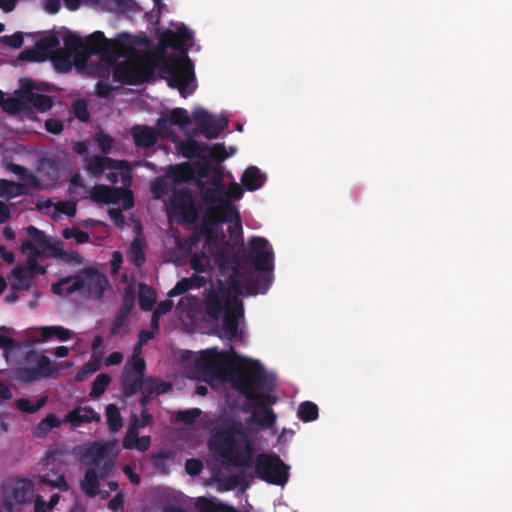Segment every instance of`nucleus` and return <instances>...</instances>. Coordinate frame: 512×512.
Listing matches in <instances>:
<instances>
[{
    "label": "nucleus",
    "instance_id": "obj_1",
    "mask_svg": "<svg viewBox=\"0 0 512 512\" xmlns=\"http://www.w3.org/2000/svg\"><path fill=\"white\" fill-rule=\"evenodd\" d=\"M197 187L201 198L206 204L202 216L199 231L205 237L206 242L214 240L219 224L233 222L228 227L231 235L242 232L240 214L231 199L225 198L226 187L220 179L213 180L209 185L198 180Z\"/></svg>",
    "mask_w": 512,
    "mask_h": 512
},
{
    "label": "nucleus",
    "instance_id": "obj_2",
    "mask_svg": "<svg viewBox=\"0 0 512 512\" xmlns=\"http://www.w3.org/2000/svg\"><path fill=\"white\" fill-rule=\"evenodd\" d=\"M193 33L186 25L181 24L174 32L165 30L159 37V44L163 49L172 47L179 55H167L161 59L160 69L169 76L168 86L178 89L180 95L186 98L194 88L188 89L189 83L195 80L194 65L188 57V50L184 43L192 40Z\"/></svg>",
    "mask_w": 512,
    "mask_h": 512
},
{
    "label": "nucleus",
    "instance_id": "obj_3",
    "mask_svg": "<svg viewBox=\"0 0 512 512\" xmlns=\"http://www.w3.org/2000/svg\"><path fill=\"white\" fill-rule=\"evenodd\" d=\"M231 384L247 402L243 405L242 411L248 413L253 408V403L261 407H269L276 403V397L268 393L258 391H270L274 388V381L270 378L264 367L255 362L253 366L237 372L231 380Z\"/></svg>",
    "mask_w": 512,
    "mask_h": 512
},
{
    "label": "nucleus",
    "instance_id": "obj_4",
    "mask_svg": "<svg viewBox=\"0 0 512 512\" xmlns=\"http://www.w3.org/2000/svg\"><path fill=\"white\" fill-rule=\"evenodd\" d=\"M210 446L224 465L247 467L250 464L252 446L240 424L232 423L219 429Z\"/></svg>",
    "mask_w": 512,
    "mask_h": 512
},
{
    "label": "nucleus",
    "instance_id": "obj_5",
    "mask_svg": "<svg viewBox=\"0 0 512 512\" xmlns=\"http://www.w3.org/2000/svg\"><path fill=\"white\" fill-rule=\"evenodd\" d=\"M192 118L195 123V128L190 138L185 141H180L177 147L179 153L189 160L201 157L202 153L206 152L209 148L208 144L199 143L194 137L202 135L208 140L216 139L228 128L229 124L226 117L216 118L203 108L194 109Z\"/></svg>",
    "mask_w": 512,
    "mask_h": 512
},
{
    "label": "nucleus",
    "instance_id": "obj_6",
    "mask_svg": "<svg viewBox=\"0 0 512 512\" xmlns=\"http://www.w3.org/2000/svg\"><path fill=\"white\" fill-rule=\"evenodd\" d=\"M199 211L189 189H176L169 199L168 217L178 224H195Z\"/></svg>",
    "mask_w": 512,
    "mask_h": 512
},
{
    "label": "nucleus",
    "instance_id": "obj_7",
    "mask_svg": "<svg viewBox=\"0 0 512 512\" xmlns=\"http://www.w3.org/2000/svg\"><path fill=\"white\" fill-rule=\"evenodd\" d=\"M255 472L259 479L283 486L289 479V466L275 453H261L256 457Z\"/></svg>",
    "mask_w": 512,
    "mask_h": 512
},
{
    "label": "nucleus",
    "instance_id": "obj_8",
    "mask_svg": "<svg viewBox=\"0 0 512 512\" xmlns=\"http://www.w3.org/2000/svg\"><path fill=\"white\" fill-rule=\"evenodd\" d=\"M154 74L151 64L141 60L126 59L113 68V80L121 84L138 85L148 82Z\"/></svg>",
    "mask_w": 512,
    "mask_h": 512
},
{
    "label": "nucleus",
    "instance_id": "obj_9",
    "mask_svg": "<svg viewBox=\"0 0 512 512\" xmlns=\"http://www.w3.org/2000/svg\"><path fill=\"white\" fill-rule=\"evenodd\" d=\"M25 360L34 366H21L14 370L15 378L22 383H32L41 378L51 377L56 371L52 367L51 360L44 354L29 351Z\"/></svg>",
    "mask_w": 512,
    "mask_h": 512
},
{
    "label": "nucleus",
    "instance_id": "obj_10",
    "mask_svg": "<svg viewBox=\"0 0 512 512\" xmlns=\"http://www.w3.org/2000/svg\"><path fill=\"white\" fill-rule=\"evenodd\" d=\"M248 259L256 271H272L274 253L269 241L264 237H252L248 242Z\"/></svg>",
    "mask_w": 512,
    "mask_h": 512
},
{
    "label": "nucleus",
    "instance_id": "obj_11",
    "mask_svg": "<svg viewBox=\"0 0 512 512\" xmlns=\"http://www.w3.org/2000/svg\"><path fill=\"white\" fill-rule=\"evenodd\" d=\"M34 485L31 480L19 479L5 486L3 494L4 507L8 512H14L16 505L32 502Z\"/></svg>",
    "mask_w": 512,
    "mask_h": 512
},
{
    "label": "nucleus",
    "instance_id": "obj_12",
    "mask_svg": "<svg viewBox=\"0 0 512 512\" xmlns=\"http://www.w3.org/2000/svg\"><path fill=\"white\" fill-rule=\"evenodd\" d=\"M203 307L209 319L218 321L234 301L231 300L228 292L222 287H210L203 292Z\"/></svg>",
    "mask_w": 512,
    "mask_h": 512
},
{
    "label": "nucleus",
    "instance_id": "obj_13",
    "mask_svg": "<svg viewBox=\"0 0 512 512\" xmlns=\"http://www.w3.org/2000/svg\"><path fill=\"white\" fill-rule=\"evenodd\" d=\"M225 358L226 353L219 352L216 348L207 349L200 353L195 368L205 378H217L224 372Z\"/></svg>",
    "mask_w": 512,
    "mask_h": 512
},
{
    "label": "nucleus",
    "instance_id": "obj_14",
    "mask_svg": "<svg viewBox=\"0 0 512 512\" xmlns=\"http://www.w3.org/2000/svg\"><path fill=\"white\" fill-rule=\"evenodd\" d=\"M221 328L225 337L229 340L243 341V332L239 330V319L243 316L242 304L235 300L222 314Z\"/></svg>",
    "mask_w": 512,
    "mask_h": 512
},
{
    "label": "nucleus",
    "instance_id": "obj_15",
    "mask_svg": "<svg viewBox=\"0 0 512 512\" xmlns=\"http://www.w3.org/2000/svg\"><path fill=\"white\" fill-rule=\"evenodd\" d=\"M28 239L24 240L20 245L22 253L30 252L32 256L40 257L49 246V241L45 233L37 227L30 225L26 228Z\"/></svg>",
    "mask_w": 512,
    "mask_h": 512
},
{
    "label": "nucleus",
    "instance_id": "obj_16",
    "mask_svg": "<svg viewBox=\"0 0 512 512\" xmlns=\"http://www.w3.org/2000/svg\"><path fill=\"white\" fill-rule=\"evenodd\" d=\"M21 83L22 90L19 91V97L24 102L32 104L40 112H46L52 108V98L48 95L34 92V84L31 80L24 79Z\"/></svg>",
    "mask_w": 512,
    "mask_h": 512
},
{
    "label": "nucleus",
    "instance_id": "obj_17",
    "mask_svg": "<svg viewBox=\"0 0 512 512\" xmlns=\"http://www.w3.org/2000/svg\"><path fill=\"white\" fill-rule=\"evenodd\" d=\"M85 161L87 171L94 177L101 176L106 169L128 167V162L125 160H115L101 155L87 156Z\"/></svg>",
    "mask_w": 512,
    "mask_h": 512
},
{
    "label": "nucleus",
    "instance_id": "obj_18",
    "mask_svg": "<svg viewBox=\"0 0 512 512\" xmlns=\"http://www.w3.org/2000/svg\"><path fill=\"white\" fill-rule=\"evenodd\" d=\"M85 284L86 295L94 299H101L109 287L107 276L93 268L85 270Z\"/></svg>",
    "mask_w": 512,
    "mask_h": 512
},
{
    "label": "nucleus",
    "instance_id": "obj_19",
    "mask_svg": "<svg viewBox=\"0 0 512 512\" xmlns=\"http://www.w3.org/2000/svg\"><path fill=\"white\" fill-rule=\"evenodd\" d=\"M159 128H153L147 125H135L131 128L130 134L137 148H152L159 140Z\"/></svg>",
    "mask_w": 512,
    "mask_h": 512
},
{
    "label": "nucleus",
    "instance_id": "obj_20",
    "mask_svg": "<svg viewBox=\"0 0 512 512\" xmlns=\"http://www.w3.org/2000/svg\"><path fill=\"white\" fill-rule=\"evenodd\" d=\"M60 41L57 36L50 34L36 42V48L41 50L43 55H46V58L52 54L53 52H57V56L55 58V62L57 66L63 65L66 70L70 68V61L67 56H60L63 54V51L59 48Z\"/></svg>",
    "mask_w": 512,
    "mask_h": 512
},
{
    "label": "nucleus",
    "instance_id": "obj_21",
    "mask_svg": "<svg viewBox=\"0 0 512 512\" xmlns=\"http://www.w3.org/2000/svg\"><path fill=\"white\" fill-rule=\"evenodd\" d=\"M100 419V414L97 413L92 407L78 406L66 414L64 422L70 423L73 427H79L85 423H91L93 421L99 422Z\"/></svg>",
    "mask_w": 512,
    "mask_h": 512
},
{
    "label": "nucleus",
    "instance_id": "obj_22",
    "mask_svg": "<svg viewBox=\"0 0 512 512\" xmlns=\"http://www.w3.org/2000/svg\"><path fill=\"white\" fill-rule=\"evenodd\" d=\"M122 193L120 188H111L106 185H95L91 198L97 203L115 204L119 201Z\"/></svg>",
    "mask_w": 512,
    "mask_h": 512
},
{
    "label": "nucleus",
    "instance_id": "obj_23",
    "mask_svg": "<svg viewBox=\"0 0 512 512\" xmlns=\"http://www.w3.org/2000/svg\"><path fill=\"white\" fill-rule=\"evenodd\" d=\"M266 179V175L258 167L250 166L244 171L241 177V184L248 191H255L263 186Z\"/></svg>",
    "mask_w": 512,
    "mask_h": 512
},
{
    "label": "nucleus",
    "instance_id": "obj_24",
    "mask_svg": "<svg viewBox=\"0 0 512 512\" xmlns=\"http://www.w3.org/2000/svg\"><path fill=\"white\" fill-rule=\"evenodd\" d=\"M144 377L141 375H137L135 373H131L128 366H125L123 372V383H122V392L125 397H132L138 391H141Z\"/></svg>",
    "mask_w": 512,
    "mask_h": 512
},
{
    "label": "nucleus",
    "instance_id": "obj_25",
    "mask_svg": "<svg viewBox=\"0 0 512 512\" xmlns=\"http://www.w3.org/2000/svg\"><path fill=\"white\" fill-rule=\"evenodd\" d=\"M28 184L18 183L8 179L0 180V197L12 199L27 194Z\"/></svg>",
    "mask_w": 512,
    "mask_h": 512
},
{
    "label": "nucleus",
    "instance_id": "obj_26",
    "mask_svg": "<svg viewBox=\"0 0 512 512\" xmlns=\"http://www.w3.org/2000/svg\"><path fill=\"white\" fill-rule=\"evenodd\" d=\"M252 419L263 428H269L276 422V415L269 407H259L253 403V408L249 412Z\"/></svg>",
    "mask_w": 512,
    "mask_h": 512
},
{
    "label": "nucleus",
    "instance_id": "obj_27",
    "mask_svg": "<svg viewBox=\"0 0 512 512\" xmlns=\"http://www.w3.org/2000/svg\"><path fill=\"white\" fill-rule=\"evenodd\" d=\"M168 175L175 183H186L194 178V169L190 163L185 162L171 166Z\"/></svg>",
    "mask_w": 512,
    "mask_h": 512
},
{
    "label": "nucleus",
    "instance_id": "obj_28",
    "mask_svg": "<svg viewBox=\"0 0 512 512\" xmlns=\"http://www.w3.org/2000/svg\"><path fill=\"white\" fill-rule=\"evenodd\" d=\"M244 284H248L247 290L250 294L266 293L272 284V278L268 275L258 274L251 278H244Z\"/></svg>",
    "mask_w": 512,
    "mask_h": 512
},
{
    "label": "nucleus",
    "instance_id": "obj_29",
    "mask_svg": "<svg viewBox=\"0 0 512 512\" xmlns=\"http://www.w3.org/2000/svg\"><path fill=\"white\" fill-rule=\"evenodd\" d=\"M119 46V42L106 39L97 55L103 62L113 65L120 56Z\"/></svg>",
    "mask_w": 512,
    "mask_h": 512
},
{
    "label": "nucleus",
    "instance_id": "obj_30",
    "mask_svg": "<svg viewBox=\"0 0 512 512\" xmlns=\"http://www.w3.org/2000/svg\"><path fill=\"white\" fill-rule=\"evenodd\" d=\"M109 448V443L94 442L87 448L84 455L90 458L92 465L100 466L102 461L107 457Z\"/></svg>",
    "mask_w": 512,
    "mask_h": 512
},
{
    "label": "nucleus",
    "instance_id": "obj_31",
    "mask_svg": "<svg viewBox=\"0 0 512 512\" xmlns=\"http://www.w3.org/2000/svg\"><path fill=\"white\" fill-rule=\"evenodd\" d=\"M167 120L159 119L157 121V127L163 129ZM168 122L171 125L184 127L190 123L188 111L184 108H174L170 111Z\"/></svg>",
    "mask_w": 512,
    "mask_h": 512
},
{
    "label": "nucleus",
    "instance_id": "obj_32",
    "mask_svg": "<svg viewBox=\"0 0 512 512\" xmlns=\"http://www.w3.org/2000/svg\"><path fill=\"white\" fill-rule=\"evenodd\" d=\"M144 248L145 243L140 238H135L130 244L127 257L135 267H142L146 261Z\"/></svg>",
    "mask_w": 512,
    "mask_h": 512
},
{
    "label": "nucleus",
    "instance_id": "obj_33",
    "mask_svg": "<svg viewBox=\"0 0 512 512\" xmlns=\"http://www.w3.org/2000/svg\"><path fill=\"white\" fill-rule=\"evenodd\" d=\"M41 342H46L55 337L60 341H67L71 338L73 332L63 326H43L40 328Z\"/></svg>",
    "mask_w": 512,
    "mask_h": 512
},
{
    "label": "nucleus",
    "instance_id": "obj_34",
    "mask_svg": "<svg viewBox=\"0 0 512 512\" xmlns=\"http://www.w3.org/2000/svg\"><path fill=\"white\" fill-rule=\"evenodd\" d=\"M81 489L89 497H95L99 494V479L94 468L86 470L84 478L81 481Z\"/></svg>",
    "mask_w": 512,
    "mask_h": 512
},
{
    "label": "nucleus",
    "instance_id": "obj_35",
    "mask_svg": "<svg viewBox=\"0 0 512 512\" xmlns=\"http://www.w3.org/2000/svg\"><path fill=\"white\" fill-rule=\"evenodd\" d=\"M14 283L12 287L14 290H29L32 285L31 273L28 268L24 266H17L13 269Z\"/></svg>",
    "mask_w": 512,
    "mask_h": 512
},
{
    "label": "nucleus",
    "instance_id": "obj_36",
    "mask_svg": "<svg viewBox=\"0 0 512 512\" xmlns=\"http://www.w3.org/2000/svg\"><path fill=\"white\" fill-rule=\"evenodd\" d=\"M195 506L199 512H238L234 507L216 503L205 497L199 498Z\"/></svg>",
    "mask_w": 512,
    "mask_h": 512
},
{
    "label": "nucleus",
    "instance_id": "obj_37",
    "mask_svg": "<svg viewBox=\"0 0 512 512\" xmlns=\"http://www.w3.org/2000/svg\"><path fill=\"white\" fill-rule=\"evenodd\" d=\"M107 425L112 433L118 432L123 426V419L116 404H108L105 409Z\"/></svg>",
    "mask_w": 512,
    "mask_h": 512
},
{
    "label": "nucleus",
    "instance_id": "obj_38",
    "mask_svg": "<svg viewBox=\"0 0 512 512\" xmlns=\"http://www.w3.org/2000/svg\"><path fill=\"white\" fill-rule=\"evenodd\" d=\"M106 39L103 32H93L84 40V51L90 55H97Z\"/></svg>",
    "mask_w": 512,
    "mask_h": 512
},
{
    "label": "nucleus",
    "instance_id": "obj_39",
    "mask_svg": "<svg viewBox=\"0 0 512 512\" xmlns=\"http://www.w3.org/2000/svg\"><path fill=\"white\" fill-rule=\"evenodd\" d=\"M10 170L20 176L21 179L25 180V184L34 189H41L40 179L33 173L29 172L27 168L19 164H11Z\"/></svg>",
    "mask_w": 512,
    "mask_h": 512
},
{
    "label": "nucleus",
    "instance_id": "obj_40",
    "mask_svg": "<svg viewBox=\"0 0 512 512\" xmlns=\"http://www.w3.org/2000/svg\"><path fill=\"white\" fill-rule=\"evenodd\" d=\"M298 417L303 422L315 421L318 418V406L311 401H304L299 405Z\"/></svg>",
    "mask_w": 512,
    "mask_h": 512
},
{
    "label": "nucleus",
    "instance_id": "obj_41",
    "mask_svg": "<svg viewBox=\"0 0 512 512\" xmlns=\"http://www.w3.org/2000/svg\"><path fill=\"white\" fill-rule=\"evenodd\" d=\"M110 383H111L110 375H108L106 373H101V374L97 375L92 383V388H91V391L89 394L90 397L98 398L99 396H101L106 391V389Z\"/></svg>",
    "mask_w": 512,
    "mask_h": 512
},
{
    "label": "nucleus",
    "instance_id": "obj_42",
    "mask_svg": "<svg viewBox=\"0 0 512 512\" xmlns=\"http://www.w3.org/2000/svg\"><path fill=\"white\" fill-rule=\"evenodd\" d=\"M139 306L144 311H149L153 308L156 302L154 291L148 286L141 285L139 291Z\"/></svg>",
    "mask_w": 512,
    "mask_h": 512
},
{
    "label": "nucleus",
    "instance_id": "obj_43",
    "mask_svg": "<svg viewBox=\"0 0 512 512\" xmlns=\"http://www.w3.org/2000/svg\"><path fill=\"white\" fill-rule=\"evenodd\" d=\"M94 141L97 143L99 150L104 154L108 155L111 153L115 140L112 136L105 133L103 130H99L94 135Z\"/></svg>",
    "mask_w": 512,
    "mask_h": 512
},
{
    "label": "nucleus",
    "instance_id": "obj_44",
    "mask_svg": "<svg viewBox=\"0 0 512 512\" xmlns=\"http://www.w3.org/2000/svg\"><path fill=\"white\" fill-rule=\"evenodd\" d=\"M46 403V397L39 399L36 403H32L29 399L20 398L16 401V407L22 412L33 414L41 409Z\"/></svg>",
    "mask_w": 512,
    "mask_h": 512
},
{
    "label": "nucleus",
    "instance_id": "obj_45",
    "mask_svg": "<svg viewBox=\"0 0 512 512\" xmlns=\"http://www.w3.org/2000/svg\"><path fill=\"white\" fill-rule=\"evenodd\" d=\"M72 111L74 116L81 122H88L90 120V113L88 111V104L84 99H78L72 103Z\"/></svg>",
    "mask_w": 512,
    "mask_h": 512
},
{
    "label": "nucleus",
    "instance_id": "obj_46",
    "mask_svg": "<svg viewBox=\"0 0 512 512\" xmlns=\"http://www.w3.org/2000/svg\"><path fill=\"white\" fill-rule=\"evenodd\" d=\"M100 369L99 360H90L76 373L75 380L78 382L84 381L90 375L96 373Z\"/></svg>",
    "mask_w": 512,
    "mask_h": 512
},
{
    "label": "nucleus",
    "instance_id": "obj_47",
    "mask_svg": "<svg viewBox=\"0 0 512 512\" xmlns=\"http://www.w3.org/2000/svg\"><path fill=\"white\" fill-rule=\"evenodd\" d=\"M62 236L65 239H75L78 244H84L89 241V234L77 226L66 228L62 232Z\"/></svg>",
    "mask_w": 512,
    "mask_h": 512
},
{
    "label": "nucleus",
    "instance_id": "obj_48",
    "mask_svg": "<svg viewBox=\"0 0 512 512\" xmlns=\"http://www.w3.org/2000/svg\"><path fill=\"white\" fill-rule=\"evenodd\" d=\"M201 413L202 412L199 408H193V409H189V410H180L176 414V420L178 422H182L186 425H191L201 415Z\"/></svg>",
    "mask_w": 512,
    "mask_h": 512
},
{
    "label": "nucleus",
    "instance_id": "obj_49",
    "mask_svg": "<svg viewBox=\"0 0 512 512\" xmlns=\"http://www.w3.org/2000/svg\"><path fill=\"white\" fill-rule=\"evenodd\" d=\"M138 429L139 428H137L136 424H133L132 422L130 423V425L126 431V434L122 440L123 448L132 449L135 447V443H136L138 435H139Z\"/></svg>",
    "mask_w": 512,
    "mask_h": 512
},
{
    "label": "nucleus",
    "instance_id": "obj_50",
    "mask_svg": "<svg viewBox=\"0 0 512 512\" xmlns=\"http://www.w3.org/2000/svg\"><path fill=\"white\" fill-rule=\"evenodd\" d=\"M64 44L70 51L84 50V41L76 34L67 33L63 37Z\"/></svg>",
    "mask_w": 512,
    "mask_h": 512
},
{
    "label": "nucleus",
    "instance_id": "obj_51",
    "mask_svg": "<svg viewBox=\"0 0 512 512\" xmlns=\"http://www.w3.org/2000/svg\"><path fill=\"white\" fill-rule=\"evenodd\" d=\"M207 151H209L210 158L217 162H222L228 157L226 148L222 143H216L209 146Z\"/></svg>",
    "mask_w": 512,
    "mask_h": 512
},
{
    "label": "nucleus",
    "instance_id": "obj_52",
    "mask_svg": "<svg viewBox=\"0 0 512 512\" xmlns=\"http://www.w3.org/2000/svg\"><path fill=\"white\" fill-rule=\"evenodd\" d=\"M19 59L23 60V61L37 62V61L45 60L46 55H43L41 50H39L36 47L35 48H27L23 52H21Z\"/></svg>",
    "mask_w": 512,
    "mask_h": 512
},
{
    "label": "nucleus",
    "instance_id": "obj_53",
    "mask_svg": "<svg viewBox=\"0 0 512 512\" xmlns=\"http://www.w3.org/2000/svg\"><path fill=\"white\" fill-rule=\"evenodd\" d=\"M55 210L61 214L73 217L77 212V204L74 201H59L55 204Z\"/></svg>",
    "mask_w": 512,
    "mask_h": 512
},
{
    "label": "nucleus",
    "instance_id": "obj_54",
    "mask_svg": "<svg viewBox=\"0 0 512 512\" xmlns=\"http://www.w3.org/2000/svg\"><path fill=\"white\" fill-rule=\"evenodd\" d=\"M23 100L20 98L10 97L3 100V110L9 114H16L20 112L23 107Z\"/></svg>",
    "mask_w": 512,
    "mask_h": 512
},
{
    "label": "nucleus",
    "instance_id": "obj_55",
    "mask_svg": "<svg viewBox=\"0 0 512 512\" xmlns=\"http://www.w3.org/2000/svg\"><path fill=\"white\" fill-rule=\"evenodd\" d=\"M191 289V280L188 278H182L179 280L176 285L168 292V297H176L181 295Z\"/></svg>",
    "mask_w": 512,
    "mask_h": 512
},
{
    "label": "nucleus",
    "instance_id": "obj_56",
    "mask_svg": "<svg viewBox=\"0 0 512 512\" xmlns=\"http://www.w3.org/2000/svg\"><path fill=\"white\" fill-rule=\"evenodd\" d=\"M1 41L9 47L19 49L23 45L24 38L21 32H16L12 35H5L1 37Z\"/></svg>",
    "mask_w": 512,
    "mask_h": 512
},
{
    "label": "nucleus",
    "instance_id": "obj_57",
    "mask_svg": "<svg viewBox=\"0 0 512 512\" xmlns=\"http://www.w3.org/2000/svg\"><path fill=\"white\" fill-rule=\"evenodd\" d=\"M185 470L190 476H197L203 470V463L200 459L190 458L185 462Z\"/></svg>",
    "mask_w": 512,
    "mask_h": 512
},
{
    "label": "nucleus",
    "instance_id": "obj_58",
    "mask_svg": "<svg viewBox=\"0 0 512 512\" xmlns=\"http://www.w3.org/2000/svg\"><path fill=\"white\" fill-rule=\"evenodd\" d=\"M131 422L137 425V428H143L151 424L152 415L148 412V409H142L140 419L136 415L132 416Z\"/></svg>",
    "mask_w": 512,
    "mask_h": 512
},
{
    "label": "nucleus",
    "instance_id": "obj_59",
    "mask_svg": "<svg viewBox=\"0 0 512 512\" xmlns=\"http://www.w3.org/2000/svg\"><path fill=\"white\" fill-rule=\"evenodd\" d=\"M191 268L196 273H202L206 270V266L209 265L208 260L204 261L203 257L198 254H194L190 259Z\"/></svg>",
    "mask_w": 512,
    "mask_h": 512
},
{
    "label": "nucleus",
    "instance_id": "obj_60",
    "mask_svg": "<svg viewBox=\"0 0 512 512\" xmlns=\"http://www.w3.org/2000/svg\"><path fill=\"white\" fill-rule=\"evenodd\" d=\"M37 258L38 257L31 255L30 258L28 259L27 265L24 266L25 268L29 269L32 277H34L35 274L46 273V268L37 262Z\"/></svg>",
    "mask_w": 512,
    "mask_h": 512
},
{
    "label": "nucleus",
    "instance_id": "obj_61",
    "mask_svg": "<svg viewBox=\"0 0 512 512\" xmlns=\"http://www.w3.org/2000/svg\"><path fill=\"white\" fill-rule=\"evenodd\" d=\"M145 369L146 364L142 357H132L131 368L129 367L131 373H135L144 377Z\"/></svg>",
    "mask_w": 512,
    "mask_h": 512
},
{
    "label": "nucleus",
    "instance_id": "obj_62",
    "mask_svg": "<svg viewBox=\"0 0 512 512\" xmlns=\"http://www.w3.org/2000/svg\"><path fill=\"white\" fill-rule=\"evenodd\" d=\"M126 318L119 316L118 314H115L110 328V334L112 336H116L120 333L121 329L127 324Z\"/></svg>",
    "mask_w": 512,
    "mask_h": 512
},
{
    "label": "nucleus",
    "instance_id": "obj_63",
    "mask_svg": "<svg viewBox=\"0 0 512 512\" xmlns=\"http://www.w3.org/2000/svg\"><path fill=\"white\" fill-rule=\"evenodd\" d=\"M45 128L48 132L57 135L63 131V124L61 121L56 119H48L45 122Z\"/></svg>",
    "mask_w": 512,
    "mask_h": 512
},
{
    "label": "nucleus",
    "instance_id": "obj_64",
    "mask_svg": "<svg viewBox=\"0 0 512 512\" xmlns=\"http://www.w3.org/2000/svg\"><path fill=\"white\" fill-rule=\"evenodd\" d=\"M112 91L113 87L107 82L99 81L96 84V94L101 98L109 97Z\"/></svg>",
    "mask_w": 512,
    "mask_h": 512
}]
</instances>
